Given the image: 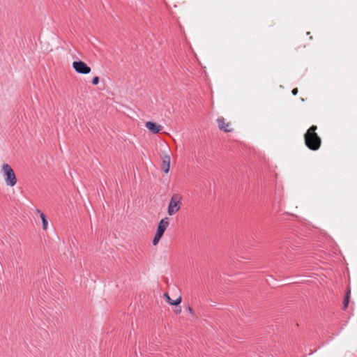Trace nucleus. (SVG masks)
<instances>
[{
    "label": "nucleus",
    "mask_w": 357,
    "mask_h": 357,
    "mask_svg": "<svg viewBox=\"0 0 357 357\" xmlns=\"http://www.w3.org/2000/svg\"><path fill=\"white\" fill-rule=\"evenodd\" d=\"M1 172L4 178L6 185L13 187L16 185L17 179L11 166L8 164H3Z\"/></svg>",
    "instance_id": "f03ea898"
},
{
    "label": "nucleus",
    "mask_w": 357,
    "mask_h": 357,
    "mask_svg": "<svg viewBox=\"0 0 357 357\" xmlns=\"http://www.w3.org/2000/svg\"><path fill=\"white\" fill-rule=\"evenodd\" d=\"M349 294H350V291L348 290V291L347 292V294L344 297V302H343V304H344V308L346 309L348 304H349Z\"/></svg>",
    "instance_id": "9b49d317"
},
{
    "label": "nucleus",
    "mask_w": 357,
    "mask_h": 357,
    "mask_svg": "<svg viewBox=\"0 0 357 357\" xmlns=\"http://www.w3.org/2000/svg\"><path fill=\"white\" fill-rule=\"evenodd\" d=\"M36 213H38L39 215H40V217L41 218V220H42V224H43V229L44 230H46L47 228V225H48V221H47V217L46 215H45L44 213H43L39 209H37L36 210Z\"/></svg>",
    "instance_id": "1a4fd4ad"
},
{
    "label": "nucleus",
    "mask_w": 357,
    "mask_h": 357,
    "mask_svg": "<svg viewBox=\"0 0 357 357\" xmlns=\"http://www.w3.org/2000/svg\"><path fill=\"white\" fill-rule=\"evenodd\" d=\"M162 236H161V235H159L158 234H155L154 238H153V241H152L153 245H156L158 243V242H159V241H160V239L161 238Z\"/></svg>",
    "instance_id": "f8f14e48"
},
{
    "label": "nucleus",
    "mask_w": 357,
    "mask_h": 357,
    "mask_svg": "<svg viewBox=\"0 0 357 357\" xmlns=\"http://www.w3.org/2000/svg\"><path fill=\"white\" fill-rule=\"evenodd\" d=\"M169 165H170V157L169 155H165L162 158V171L167 174L169 171Z\"/></svg>",
    "instance_id": "6e6552de"
},
{
    "label": "nucleus",
    "mask_w": 357,
    "mask_h": 357,
    "mask_svg": "<svg viewBox=\"0 0 357 357\" xmlns=\"http://www.w3.org/2000/svg\"><path fill=\"white\" fill-rule=\"evenodd\" d=\"M91 83L93 85H97L99 83V77L97 76L94 77L91 80Z\"/></svg>",
    "instance_id": "ddd939ff"
},
{
    "label": "nucleus",
    "mask_w": 357,
    "mask_h": 357,
    "mask_svg": "<svg viewBox=\"0 0 357 357\" xmlns=\"http://www.w3.org/2000/svg\"><path fill=\"white\" fill-rule=\"evenodd\" d=\"M164 297L165 298L166 301L167 303H169L172 305H178L181 302V296H179L178 298H177L176 300H174L173 301H171V298L169 297V294H167V293H165L164 294Z\"/></svg>",
    "instance_id": "9d476101"
},
{
    "label": "nucleus",
    "mask_w": 357,
    "mask_h": 357,
    "mask_svg": "<svg viewBox=\"0 0 357 357\" xmlns=\"http://www.w3.org/2000/svg\"><path fill=\"white\" fill-rule=\"evenodd\" d=\"M181 205L182 196L178 193L173 194L167 208L168 215L172 216L176 214L180 210Z\"/></svg>",
    "instance_id": "7ed1b4c3"
},
{
    "label": "nucleus",
    "mask_w": 357,
    "mask_h": 357,
    "mask_svg": "<svg viewBox=\"0 0 357 357\" xmlns=\"http://www.w3.org/2000/svg\"><path fill=\"white\" fill-rule=\"evenodd\" d=\"M291 93H292V94H293L294 96H296V95L298 93V89H297V88L294 89L292 90Z\"/></svg>",
    "instance_id": "2eb2a0df"
},
{
    "label": "nucleus",
    "mask_w": 357,
    "mask_h": 357,
    "mask_svg": "<svg viewBox=\"0 0 357 357\" xmlns=\"http://www.w3.org/2000/svg\"><path fill=\"white\" fill-rule=\"evenodd\" d=\"M317 129L316 126H312L304 135L305 144L312 151L318 150L321 144L320 137L316 133Z\"/></svg>",
    "instance_id": "f257e3e1"
},
{
    "label": "nucleus",
    "mask_w": 357,
    "mask_h": 357,
    "mask_svg": "<svg viewBox=\"0 0 357 357\" xmlns=\"http://www.w3.org/2000/svg\"><path fill=\"white\" fill-rule=\"evenodd\" d=\"M145 127L153 134L158 133L162 128V126L153 121H147Z\"/></svg>",
    "instance_id": "423d86ee"
},
{
    "label": "nucleus",
    "mask_w": 357,
    "mask_h": 357,
    "mask_svg": "<svg viewBox=\"0 0 357 357\" xmlns=\"http://www.w3.org/2000/svg\"><path fill=\"white\" fill-rule=\"evenodd\" d=\"M181 312V310H176V313L178 314V313H180Z\"/></svg>",
    "instance_id": "dca6fc26"
},
{
    "label": "nucleus",
    "mask_w": 357,
    "mask_h": 357,
    "mask_svg": "<svg viewBox=\"0 0 357 357\" xmlns=\"http://www.w3.org/2000/svg\"><path fill=\"white\" fill-rule=\"evenodd\" d=\"M73 68L79 74H89L91 70V68L82 61H74Z\"/></svg>",
    "instance_id": "20e7f679"
},
{
    "label": "nucleus",
    "mask_w": 357,
    "mask_h": 357,
    "mask_svg": "<svg viewBox=\"0 0 357 357\" xmlns=\"http://www.w3.org/2000/svg\"><path fill=\"white\" fill-rule=\"evenodd\" d=\"M169 224V223L168 218L166 217V218L162 219L158 225V227H157L155 234L162 236L164 234L167 227H168Z\"/></svg>",
    "instance_id": "39448f33"
},
{
    "label": "nucleus",
    "mask_w": 357,
    "mask_h": 357,
    "mask_svg": "<svg viewBox=\"0 0 357 357\" xmlns=\"http://www.w3.org/2000/svg\"><path fill=\"white\" fill-rule=\"evenodd\" d=\"M187 310L191 314H194V310L190 305H188Z\"/></svg>",
    "instance_id": "4468645a"
},
{
    "label": "nucleus",
    "mask_w": 357,
    "mask_h": 357,
    "mask_svg": "<svg viewBox=\"0 0 357 357\" xmlns=\"http://www.w3.org/2000/svg\"><path fill=\"white\" fill-rule=\"evenodd\" d=\"M217 123L218 125V128L225 132H231L232 128H231L230 123H226L225 119L223 117H219L217 119Z\"/></svg>",
    "instance_id": "0eeeda50"
}]
</instances>
